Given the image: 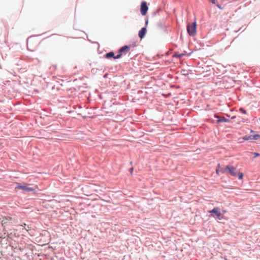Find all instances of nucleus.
<instances>
[{
	"instance_id": "f257e3e1",
	"label": "nucleus",
	"mask_w": 260,
	"mask_h": 260,
	"mask_svg": "<svg viewBox=\"0 0 260 260\" xmlns=\"http://www.w3.org/2000/svg\"><path fill=\"white\" fill-rule=\"evenodd\" d=\"M220 171L222 174H230L232 176L236 177L237 173L239 172V170L232 165H228L221 168Z\"/></svg>"
},
{
	"instance_id": "f03ea898",
	"label": "nucleus",
	"mask_w": 260,
	"mask_h": 260,
	"mask_svg": "<svg viewBox=\"0 0 260 260\" xmlns=\"http://www.w3.org/2000/svg\"><path fill=\"white\" fill-rule=\"evenodd\" d=\"M187 32L191 37L194 36L197 32V22L196 21L191 24H188L187 25Z\"/></svg>"
},
{
	"instance_id": "7ed1b4c3",
	"label": "nucleus",
	"mask_w": 260,
	"mask_h": 260,
	"mask_svg": "<svg viewBox=\"0 0 260 260\" xmlns=\"http://www.w3.org/2000/svg\"><path fill=\"white\" fill-rule=\"evenodd\" d=\"M210 213V216H215L216 218L218 220L221 219V213L219 211L218 208L214 207L209 212Z\"/></svg>"
},
{
	"instance_id": "20e7f679",
	"label": "nucleus",
	"mask_w": 260,
	"mask_h": 260,
	"mask_svg": "<svg viewBox=\"0 0 260 260\" xmlns=\"http://www.w3.org/2000/svg\"><path fill=\"white\" fill-rule=\"evenodd\" d=\"M165 19H162L161 20L157 22V26L161 30L164 31L165 33H168L169 29L167 25L165 24Z\"/></svg>"
},
{
	"instance_id": "39448f33",
	"label": "nucleus",
	"mask_w": 260,
	"mask_h": 260,
	"mask_svg": "<svg viewBox=\"0 0 260 260\" xmlns=\"http://www.w3.org/2000/svg\"><path fill=\"white\" fill-rule=\"evenodd\" d=\"M148 10V7L145 1H143L141 4L140 12L142 15L145 16Z\"/></svg>"
},
{
	"instance_id": "423d86ee",
	"label": "nucleus",
	"mask_w": 260,
	"mask_h": 260,
	"mask_svg": "<svg viewBox=\"0 0 260 260\" xmlns=\"http://www.w3.org/2000/svg\"><path fill=\"white\" fill-rule=\"evenodd\" d=\"M16 188L21 189L24 192L34 191L36 190V189L34 188L27 187L26 185H23L19 184L17 185Z\"/></svg>"
},
{
	"instance_id": "0eeeda50",
	"label": "nucleus",
	"mask_w": 260,
	"mask_h": 260,
	"mask_svg": "<svg viewBox=\"0 0 260 260\" xmlns=\"http://www.w3.org/2000/svg\"><path fill=\"white\" fill-rule=\"evenodd\" d=\"M214 117L217 118L218 120L217 121V123H219L220 122H230L231 121L229 119L225 118L223 116H220L218 114H214Z\"/></svg>"
},
{
	"instance_id": "6e6552de",
	"label": "nucleus",
	"mask_w": 260,
	"mask_h": 260,
	"mask_svg": "<svg viewBox=\"0 0 260 260\" xmlns=\"http://www.w3.org/2000/svg\"><path fill=\"white\" fill-rule=\"evenodd\" d=\"M130 47L131 46L129 45H124L119 49V50L117 51V53L125 54L129 51Z\"/></svg>"
},
{
	"instance_id": "1a4fd4ad",
	"label": "nucleus",
	"mask_w": 260,
	"mask_h": 260,
	"mask_svg": "<svg viewBox=\"0 0 260 260\" xmlns=\"http://www.w3.org/2000/svg\"><path fill=\"white\" fill-rule=\"evenodd\" d=\"M147 32V28L146 27H142L139 31L138 36L139 37L142 39L144 38Z\"/></svg>"
},
{
	"instance_id": "9d476101",
	"label": "nucleus",
	"mask_w": 260,
	"mask_h": 260,
	"mask_svg": "<svg viewBox=\"0 0 260 260\" xmlns=\"http://www.w3.org/2000/svg\"><path fill=\"white\" fill-rule=\"evenodd\" d=\"M191 53H192V52L188 53H186V52L185 51H184L183 53H181L180 54H178L177 53H175L174 55V57H178V58H181V57H182L183 56H184V55L189 56V55H190V54Z\"/></svg>"
},
{
	"instance_id": "9b49d317",
	"label": "nucleus",
	"mask_w": 260,
	"mask_h": 260,
	"mask_svg": "<svg viewBox=\"0 0 260 260\" xmlns=\"http://www.w3.org/2000/svg\"><path fill=\"white\" fill-rule=\"evenodd\" d=\"M105 57L107 59H110L111 58H114V57H115L114 52L113 51H110V52L107 53L105 55Z\"/></svg>"
},
{
	"instance_id": "f8f14e48",
	"label": "nucleus",
	"mask_w": 260,
	"mask_h": 260,
	"mask_svg": "<svg viewBox=\"0 0 260 260\" xmlns=\"http://www.w3.org/2000/svg\"><path fill=\"white\" fill-rule=\"evenodd\" d=\"M252 137H253V140H257L260 139V135L259 134H252Z\"/></svg>"
},
{
	"instance_id": "ddd939ff",
	"label": "nucleus",
	"mask_w": 260,
	"mask_h": 260,
	"mask_svg": "<svg viewBox=\"0 0 260 260\" xmlns=\"http://www.w3.org/2000/svg\"><path fill=\"white\" fill-rule=\"evenodd\" d=\"M237 177H238L239 180H241L243 177V173L240 172L239 171L238 173H237Z\"/></svg>"
},
{
	"instance_id": "4468645a",
	"label": "nucleus",
	"mask_w": 260,
	"mask_h": 260,
	"mask_svg": "<svg viewBox=\"0 0 260 260\" xmlns=\"http://www.w3.org/2000/svg\"><path fill=\"white\" fill-rule=\"evenodd\" d=\"M252 154L253 155V158L260 156V153L258 152H252Z\"/></svg>"
},
{
	"instance_id": "2eb2a0df",
	"label": "nucleus",
	"mask_w": 260,
	"mask_h": 260,
	"mask_svg": "<svg viewBox=\"0 0 260 260\" xmlns=\"http://www.w3.org/2000/svg\"><path fill=\"white\" fill-rule=\"evenodd\" d=\"M122 55L121 53H117L116 55H115L114 59H119L121 57Z\"/></svg>"
},
{
	"instance_id": "dca6fc26",
	"label": "nucleus",
	"mask_w": 260,
	"mask_h": 260,
	"mask_svg": "<svg viewBox=\"0 0 260 260\" xmlns=\"http://www.w3.org/2000/svg\"><path fill=\"white\" fill-rule=\"evenodd\" d=\"M252 134H250V135H249V136H248V135H247V137H248V139H248V141H250V142H251V141H253V137H252Z\"/></svg>"
},
{
	"instance_id": "f3484780",
	"label": "nucleus",
	"mask_w": 260,
	"mask_h": 260,
	"mask_svg": "<svg viewBox=\"0 0 260 260\" xmlns=\"http://www.w3.org/2000/svg\"><path fill=\"white\" fill-rule=\"evenodd\" d=\"M239 111L242 113V114H246V111L245 110H244L243 108H240V110Z\"/></svg>"
},
{
	"instance_id": "a211bd4d",
	"label": "nucleus",
	"mask_w": 260,
	"mask_h": 260,
	"mask_svg": "<svg viewBox=\"0 0 260 260\" xmlns=\"http://www.w3.org/2000/svg\"><path fill=\"white\" fill-rule=\"evenodd\" d=\"M216 6L220 10H222L223 9V8L220 5H219V4H216Z\"/></svg>"
},
{
	"instance_id": "6ab92c4d",
	"label": "nucleus",
	"mask_w": 260,
	"mask_h": 260,
	"mask_svg": "<svg viewBox=\"0 0 260 260\" xmlns=\"http://www.w3.org/2000/svg\"><path fill=\"white\" fill-rule=\"evenodd\" d=\"M133 170H134L133 167H131V168L129 169V172L131 175L133 174Z\"/></svg>"
},
{
	"instance_id": "aec40b11",
	"label": "nucleus",
	"mask_w": 260,
	"mask_h": 260,
	"mask_svg": "<svg viewBox=\"0 0 260 260\" xmlns=\"http://www.w3.org/2000/svg\"><path fill=\"white\" fill-rule=\"evenodd\" d=\"M242 139L243 140H245V141H248V137H247V135H245L244 136H243Z\"/></svg>"
},
{
	"instance_id": "412c9836",
	"label": "nucleus",
	"mask_w": 260,
	"mask_h": 260,
	"mask_svg": "<svg viewBox=\"0 0 260 260\" xmlns=\"http://www.w3.org/2000/svg\"><path fill=\"white\" fill-rule=\"evenodd\" d=\"M148 24V18H147L145 21V26L144 27H146L147 28V26Z\"/></svg>"
},
{
	"instance_id": "4be33fe9",
	"label": "nucleus",
	"mask_w": 260,
	"mask_h": 260,
	"mask_svg": "<svg viewBox=\"0 0 260 260\" xmlns=\"http://www.w3.org/2000/svg\"><path fill=\"white\" fill-rule=\"evenodd\" d=\"M210 2L213 4H216V1L215 0H210Z\"/></svg>"
},
{
	"instance_id": "5701e85b",
	"label": "nucleus",
	"mask_w": 260,
	"mask_h": 260,
	"mask_svg": "<svg viewBox=\"0 0 260 260\" xmlns=\"http://www.w3.org/2000/svg\"><path fill=\"white\" fill-rule=\"evenodd\" d=\"M219 172H221L220 170H219V169H217L216 170V173L217 174H219Z\"/></svg>"
},
{
	"instance_id": "b1692460",
	"label": "nucleus",
	"mask_w": 260,
	"mask_h": 260,
	"mask_svg": "<svg viewBox=\"0 0 260 260\" xmlns=\"http://www.w3.org/2000/svg\"><path fill=\"white\" fill-rule=\"evenodd\" d=\"M251 134H255V132L253 130L250 131Z\"/></svg>"
},
{
	"instance_id": "393cba45",
	"label": "nucleus",
	"mask_w": 260,
	"mask_h": 260,
	"mask_svg": "<svg viewBox=\"0 0 260 260\" xmlns=\"http://www.w3.org/2000/svg\"><path fill=\"white\" fill-rule=\"evenodd\" d=\"M132 46L133 47H136V43H133V45H132Z\"/></svg>"
},
{
	"instance_id": "a878e982",
	"label": "nucleus",
	"mask_w": 260,
	"mask_h": 260,
	"mask_svg": "<svg viewBox=\"0 0 260 260\" xmlns=\"http://www.w3.org/2000/svg\"><path fill=\"white\" fill-rule=\"evenodd\" d=\"M107 74H105L104 76V77H106L107 76Z\"/></svg>"
},
{
	"instance_id": "bb28decb",
	"label": "nucleus",
	"mask_w": 260,
	"mask_h": 260,
	"mask_svg": "<svg viewBox=\"0 0 260 260\" xmlns=\"http://www.w3.org/2000/svg\"><path fill=\"white\" fill-rule=\"evenodd\" d=\"M235 118V117L233 116V117H232V119H234Z\"/></svg>"
},
{
	"instance_id": "cd10ccee",
	"label": "nucleus",
	"mask_w": 260,
	"mask_h": 260,
	"mask_svg": "<svg viewBox=\"0 0 260 260\" xmlns=\"http://www.w3.org/2000/svg\"><path fill=\"white\" fill-rule=\"evenodd\" d=\"M220 167V164H218V167Z\"/></svg>"
},
{
	"instance_id": "c85d7f7f",
	"label": "nucleus",
	"mask_w": 260,
	"mask_h": 260,
	"mask_svg": "<svg viewBox=\"0 0 260 260\" xmlns=\"http://www.w3.org/2000/svg\"><path fill=\"white\" fill-rule=\"evenodd\" d=\"M130 164H131V165L132 164V161L130 162Z\"/></svg>"
},
{
	"instance_id": "c756f323",
	"label": "nucleus",
	"mask_w": 260,
	"mask_h": 260,
	"mask_svg": "<svg viewBox=\"0 0 260 260\" xmlns=\"http://www.w3.org/2000/svg\"><path fill=\"white\" fill-rule=\"evenodd\" d=\"M225 260H227L226 259H225Z\"/></svg>"
}]
</instances>
